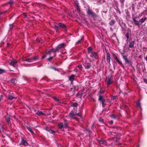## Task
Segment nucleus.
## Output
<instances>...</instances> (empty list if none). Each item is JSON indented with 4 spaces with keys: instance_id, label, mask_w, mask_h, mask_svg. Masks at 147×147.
Segmentation results:
<instances>
[{
    "instance_id": "1",
    "label": "nucleus",
    "mask_w": 147,
    "mask_h": 147,
    "mask_svg": "<svg viewBox=\"0 0 147 147\" xmlns=\"http://www.w3.org/2000/svg\"><path fill=\"white\" fill-rule=\"evenodd\" d=\"M87 13L89 15L93 17H97V15L92 11L88 9L87 11Z\"/></svg>"
},
{
    "instance_id": "2",
    "label": "nucleus",
    "mask_w": 147,
    "mask_h": 147,
    "mask_svg": "<svg viewBox=\"0 0 147 147\" xmlns=\"http://www.w3.org/2000/svg\"><path fill=\"white\" fill-rule=\"evenodd\" d=\"M17 61L16 60H11L9 64L14 67H16L18 66L17 65Z\"/></svg>"
},
{
    "instance_id": "3",
    "label": "nucleus",
    "mask_w": 147,
    "mask_h": 147,
    "mask_svg": "<svg viewBox=\"0 0 147 147\" xmlns=\"http://www.w3.org/2000/svg\"><path fill=\"white\" fill-rule=\"evenodd\" d=\"M106 81L107 82V87L112 82V79L109 76L107 78Z\"/></svg>"
},
{
    "instance_id": "4",
    "label": "nucleus",
    "mask_w": 147,
    "mask_h": 147,
    "mask_svg": "<svg viewBox=\"0 0 147 147\" xmlns=\"http://www.w3.org/2000/svg\"><path fill=\"white\" fill-rule=\"evenodd\" d=\"M58 49H59L57 47H56V48H55V49H52L50 51H46V53L47 54H50L51 52H56L58 51Z\"/></svg>"
},
{
    "instance_id": "5",
    "label": "nucleus",
    "mask_w": 147,
    "mask_h": 147,
    "mask_svg": "<svg viewBox=\"0 0 147 147\" xmlns=\"http://www.w3.org/2000/svg\"><path fill=\"white\" fill-rule=\"evenodd\" d=\"M10 117L11 116L8 115H7L5 116V121L8 124L10 123Z\"/></svg>"
},
{
    "instance_id": "6",
    "label": "nucleus",
    "mask_w": 147,
    "mask_h": 147,
    "mask_svg": "<svg viewBox=\"0 0 147 147\" xmlns=\"http://www.w3.org/2000/svg\"><path fill=\"white\" fill-rule=\"evenodd\" d=\"M123 58L124 59L125 62L127 63H128L129 64H131V62L127 58L126 56H123Z\"/></svg>"
},
{
    "instance_id": "7",
    "label": "nucleus",
    "mask_w": 147,
    "mask_h": 147,
    "mask_svg": "<svg viewBox=\"0 0 147 147\" xmlns=\"http://www.w3.org/2000/svg\"><path fill=\"white\" fill-rule=\"evenodd\" d=\"M90 55L93 58L96 59L97 58L98 55L97 53H96L92 52L91 53Z\"/></svg>"
},
{
    "instance_id": "8",
    "label": "nucleus",
    "mask_w": 147,
    "mask_h": 147,
    "mask_svg": "<svg viewBox=\"0 0 147 147\" xmlns=\"http://www.w3.org/2000/svg\"><path fill=\"white\" fill-rule=\"evenodd\" d=\"M37 57H35L33 59L28 58L26 60H24V61H27L28 62L33 63L34 60L36 59Z\"/></svg>"
},
{
    "instance_id": "9",
    "label": "nucleus",
    "mask_w": 147,
    "mask_h": 147,
    "mask_svg": "<svg viewBox=\"0 0 147 147\" xmlns=\"http://www.w3.org/2000/svg\"><path fill=\"white\" fill-rule=\"evenodd\" d=\"M133 20L135 24V25L138 26L139 27L140 25L139 22L140 21H138L136 20L135 19V18H134L133 19Z\"/></svg>"
},
{
    "instance_id": "10",
    "label": "nucleus",
    "mask_w": 147,
    "mask_h": 147,
    "mask_svg": "<svg viewBox=\"0 0 147 147\" xmlns=\"http://www.w3.org/2000/svg\"><path fill=\"white\" fill-rule=\"evenodd\" d=\"M83 65L85 68L87 69H89L91 66L90 64L88 63H86L84 62L83 63Z\"/></svg>"
},
{
    "instance_id": "11",
    "label": "nucleus",
    "mask_w": 147,
    "mask_h": 147,
    "mask_svg": "<svg viewBox=\"0 0 147 147\" xmlns=\"http://www.w3.org/2000/svg\"><path fill=\"white\" fill-rule=\"evenodd\" d=\"M99 100L101 102L102 105H103L104 104V102L105 101V100L102 98V96L100 95L99 96Z\"/></svg>"
},
{
    "instance_id": "12",
    "label": "nucleus",
    "mask_w": 147,
    "mask_h": 147,
    "mask_svg": "<svg viewBox=\"0 0 147 147\" xmlns=\"http://www.w3.org/2000/svg\"><path fill=\"white\" fill-rule=\"evenodd\" d=\"M8 98L10 100H12L14 98H16L13 93L12 94V95H9Z\"/></svg>"
},
{
    "instance_id": "13",
    "label": "nucleus",
    "mask_w": 147,
    "mask_h": 147,
    "mask_svg": "<svg viewBox=\"0 0 147 147\" xmlns=\"http://www.w3.org/2000/svg\"><path fill=\"white\" fill-rule=\"evenodd\" d=\"M135 44V40L130 42H129V46L130 48L133 47Z\"/></svg>"
},
{
    "instance_id": "14",
    "label": "nucleus",
    "mask_w": 147,
    "mask_h": 147,
    "mask_svg": "<svg viewBox=\"0 0 147 147\" xmlns=\"http://www.w3.org/2000/svg\"><path fill=\"white\" fill-rule=\"evenodd\" d=\"M107 62L109 63L110 62V54L108 53H107Z\"/></svg>"
},
{
    "instance_id": "15",
    "label": "nucleus",
    "mask_w": 147,
    "mask_h": 147,
    "mask_svg": "<svg viewBox=\"0 0 147 147\" xmlns=\"http://www.w3.org/2000/svg\"><path fill=\"white\" fill-rule=\"evenodd\" d=\"M75 75H72L71 76L69 77V80L71 82H73L74 80Z\"/></svg>"
},
{
    "instance_id": "16",
    "label": "nucleus",
    "mask_w": 147,
    "mask_h": 147,
    "mask_svg": "<svg viewBox=\"0 0 147 147\" xmlns=\"http://www.w3.org/2000/svg\"><path fill=\"white\" fill-rule=\"evenodd\" d=\"M76 115L74 114V112L73 111H71L69 113V117H71L74 118Z\"/></svg>"
},
{
    "instance_id": "17",
    "label": "nucleus",
    "mask_w": 147,
    "mask_h": 147,
    "mask_svg": "<svg viewBox=\"0 0 147 147\" xmlns=\"http://www.w3.org/2000/svg\"><path fill=\"white\" fill-rule=\"evenodd\" d=\"M146 19L147 18L146 17L142 18L141 19H140V22L141 24H142L145 21Z\"/></svg>"
},
{
    "instance_id": "18",
    "label": "nucleus",
    "mask_w": 147,
    "mask_h": 147,
    "mask_svg": "<svg viewBox=\"0 0 147 147\" xmlns=\"http://www.w3.org/2000/svg\"><path fill=\"white\" fill-rule=\"evenodd\" d=\"M22 144L25 146H27L28 145V144L27 142L23 139H22Z\"/></svg>"
},
{
    "instance_id": "19",
    "label": "nucleus",
    "mask_w": 147,
    "mask_h": 147,
    "mask_svg": "<svg viewBox=\"0 0 147 147\" xmlns=\"http://www.w3.org/2000/svg\"><path fill=\"white\" fill-rule=\"evenodd\" d=\"M65 46V45L64 43H62L60 44L57 47L58 49H61L63 48Z\"/></svg>"
},
{
    "instance_id": "20",
    "label": "nucleus",
    "mask_w": 147,
    "mask_h": 147,
    "mask_svg": "<svg viewBox=\"0 0 147 147\" xmlns=\"http://www.w3.org/2000/svg\"><path fill=\"white\" fill-rule=\"evenodd\" d=\"M37 114L39 115H45V114L41 111H38L37 112Z\"/></svg>"
},
{
    "instance_id": "21",
    "label": "nucleus",
    "mask_w": 147,
    "mask_h": 147,
    "mask_svg": "<svg viewBox=\"0 0 147 147\" xmlns=\"http://www.w3.org/2000/svg\"><path fill=\"white\" fill-rule=\"evenodd\" d=\"M58 127L60 129H62L63 127V123L61 122L58 125Z\"/></svg>"
},
{
    "instance_id": "22",
    "label": "nucleus",
    "mask_w": 147,
    "mask_h": 147,
    "mask_svg": "<svg viewBox=\"0 0 147 147\" xmlns=\"http://www.w3.org/2000/svg\"><path fill=\"white\" fill-rule=\"evenodd\" d=\"M4 129L3 128V126L0 124V133H2L4 131Z\"/></svg>"
},
{
    "instance_id": "23",
    "label": "nucleus",
    "mask_w": 147,
    "mask_h": 147,
    "mask_svg": "<svg viewBox=\"0 0 147 147\" xmlns=\"http://www.w3.org/2000/svg\"><path fill=\"white\" fill-rule=\"evenodd\" d=\"M58 26H59L63 28H64L66 27V26L65 25H64V24L61 23H59L58 24Z\"/></svg>"
},
{
    "instance_id": "24",
    "label": "nucleus",
    "mask_w": 147,
    "mask_h": 147,
    "mask_svg": "<svg viewBox=\"0 0 147 147\" xmlns=\"http://www.w3.org/2000/svg\"><path fill=\"white\" fill-rule=\"evenodd\" d=\"M63 126L64 128H67L68 127V122L67 121H65V123Z\"/></svg>"
},
{
    "instance_id": "25",
    "label": "nucleus",
    "mask_w": 147,
    "mask_h": 147,
    "mask_svg": "<svg viewBox=\"0 0 147 147\" xmlns=\"http://www.w3.org/2000/svg\"><path fill=\"white\" fill-rule=\"evenodd\" d=\"M27 129L32 134H34V132L32 130V129L30 127H27Z\"/></svg>"
},
{
    "instance_id": "26",
    "label": "nucleus",
    "mask_w": 147,
    "mask_h": 147,
    "mask_svg": "<svg viewBox=\"0 0 147 147\" xmlns=\"http://www.w3.org/2000/svg\"><path fill=\"white\" fill-rule=\"evenodd\" d=\"M99 143L101 144H104L105 145L106 144V142L105 141L103 140H102L99 141Z\"/></svg>"
},
{
    "instance_id": "27",
    "label": "nucleus",
    "mask_w": 147,
    "mask_h": 147,
    "mask_svg": "<svg viewBox=\"0 0 147 147\" xmlns=\"http://www.w3.org/2000/svg\"><path fill=\"white\" fill-rule=\"evenodd\" d=\"M11 82L14 84L16 83V80L15 79H12L11 80Z\"/></svg>"
},
{
    "instance_id": "28",
    "label": "nucleus",
    "mask_w": 147,
    "mask_h": 147,
    "mask_svg": "<svg viewBox=\"0 0 147 147\" xmlns=\"http://www.w3.org/2000/svg\"><path fill=\"white\" fill-rule=\"evenodd\" d=\"M136 106L137 107H138L140 108L141 107V105H140V104L139 102H136Z\"/></svg>"
},
{
    "instance_id": "29",
    "label": "nucleus",
    "mask_w": 147,
    "mask_h": 147,
    "mask_svg": "<svg viewBox=\"0 0 147 147\" xmlns=\"http://www.w3.org/2000/svg\"><path fill=\"white\" fill-rule=\"evenodd\" d=\"M115 22V21L114 20H112L109 23V24L110 25L112 26L113 25Z\"/></svg>"
},
{
    "instance_id": "30",
    "label": "nucleus",
    "mask_w": 147,
    "mask_h": 147,
    "mask_svg": "<svg viewBox=\"0 0 147 147\" xmlns=\"http://www.w3.org/2000/svg\"><path fill=\"white\" fill-rule=\"evenodd\" d=\"M116 61L118 62V63L119 64H120L121 65V66L123 67H124L121 61H120L118 59L116 60Z\"/></svg>"
},
{
    "instance_id": "31",
    "label": "nucleus",
    "mask_w": 147,
    "mask_h": 147,
    "mask_svg": "<svg viewBox=\"0 0 147 147\" xmlns=\"http://www.w3.org/2000/svg\"><path fill=\"white\" fill-rule=\"evenodd\" d=\"M92 48L91 47H90L88 48V52L89 53H91L92 52Z\"/></svg>"
},
{
    "instance_id": "32",
    "label": "nucleus",
    "mask_w": 147,
    "mask_h": 147,
    "mask_svg": "<svg viewBox=\"0 0 147 147\" xmlns=\"http://www.w3.org/2000/svg\"><path fill=\"white\" fill-rule=\"evenodd\" d=\"M5 71V70L4 69L0 68V74L4 73Z\"/></svg>"
},
{
    "instance_id": "33",
    "label": "nucleus",
    "mask_w": 147,
    "mask_h": 147,
    "mask_svg": "<svg viewBox=\"0 0 147 147\" xmlns=\"http://www.w3.org/2000/svg\"><path fill=\"white\" fill-rule=\"evenodd\" d=\"M13 27V25L12 24L9 25V29L10 30H11Z\"/></svg>"
},
{
    "instance_id": "34",
    "label": "nucleus",
    "mask_w": 147,
    "mask_h": 147,
    "mask_svg": "<svg viewBox=\"0 0 147 147\" xmlns=\"http://www.w3.org/2000/svg\"><path fill=\"white\" fill-rule=\"evenodd\" d=\"M48 131L51 134H53L55 132L54 131L51 129H49Z\"/></svg>"
},
{
    "instance_id": "35",
    "label": "nucleus",
    "mask_w": 147,
    "mask_h": 147,
    "mask_svg": "<svg viewBox=\"0 0 147 147\" xmlns=\"http://www.w3.org/2000/svg\"><path fill=\"white\" fill-rule=\"evenodd\" d=\"M78 106V104L77 103H75L71 105V107H76Z\"/></svg>"
},
{
    "instance_id": "36",
    "label": "nucleus",
    "mask_w": 147,
    "mask_h": 147,
    "mask_svg": "<svg viewBox=\"0 0 147 147\" xmlns=\"http://www.w3.org/2000/svg\"><path fill=\"white\" fill-rule=\"evenodd\" d=\"M55 56H54V57H49V58L48 59H47V60L48 61H50L51 60L53 59V57H55Z\"/></svg>"
},
{
    "instance_id": "37",
    "label": "nucleus",
    "mask_w": 147,
    "mask_h": 147,
    "mask_svg": "<svg viewBox=\"0 0 147 147\" xmlns=\"http://www.w3.org/2000/svg\"><path fill=\"white\" fill-rule=\"evenodd\" d=\"M77 7H76V9H77L78 11L79 12L80 11V9L79 7L78 3H77Z\"/></svg>"
},
{
    "instance_id": "38",
    "label": "nucleus",
    "mask_w": 147,
    "mask_h": 147,
    "mask_svg": "<svg viewBox=\"0 0 147 147\" xmlns=\"http://www.w3.org/2000/svg\"><path fill=\"white\" fill-rule=\"evenodd\" d=\"M54 27L56 31L57 32L59 29V27L57 26H55Z\"/></svg>"
},
{
    "instance_id": "39",
    "label": "nucleus",
    "mask_w": 147,
    "mask_h": 147,
    "mask_svg": "<svg viewBox=\"0 0 147 147\" xmlns=\"http://www.w3.org/2000/svg\"><path fill=\"white\" fill-rule=\"evenodd\" d=\"M113 57L114 58V59L116 60H117L118 59V57H117L115 54H114L113 55Z\"/></svg>"
},
{
    "instance_id": "40",
    "label": "nucleus",
    "mask_w": 147,
    "mask_h": 147,
    "mask_svg": "<svg viewBox=\"0 0 147 147\" xmlns=\"http://www.w3.org/2000/svg\"><path fill=\"white\" fill-rule=\"evenodd\" d=\"M53 99H54V100H55V101H56L57 102H59V99H57L56 97H53Z\"/></svg>"
},
{
    "instance_id": "41",
    "label": "nucleus",
    "mask_w": 147,
    "mask_h": 147,
    "mask_svg": "<svg viewBox=\"0 0 147 147\" xmlns=\"http://www.w3.org/2000/svg\"><path fill=\"white\" fill-rule=\"evenodd\" d=\"M117 97V96H113L111 98V100H114V99H115Z\"/></svg>"
},
{
    "instance_id": "42",
    "label": "nucleus",
    "mask_w": 147,
    "mask_h": 147,
    "mask_svg": "<svg viewBox=\"0 0 147 147\" xmlns=\"http://www.w3.org/2000/svg\"><path fill=\"white\" fill-rule=\"evenodd\" d=\"M99 121L100 122H102V123H103V120L102 119H99Z\"/></svg>"
},
{
    "instance_id": "43",
    "label": "nucleus",
    "mask_w": 147,
    "mask_h": 147,
    "mask_svg": "<svg viewBox=\"0 0 147 147\" xmlns=\"http://www.w3.org/2000/svg\"><path fill=\"white\" fill-rule=\"evenodd\" d=\"M125 36L126 37L127 39H128L129 38V36L128 33L126 34H125Z\"/></svg>"
},
{
    "instance_id": "44",
    "label": "nucleus",
    "mask_w": 147,
    "mask_h": 147,
    "mask_svg": "<svg viewBox=\"0 0 147 147\" xmlns=\"http://www.w3.org/2000/svg\"><path fill=\"white\" fill-rule=\"evenodd\" d=\"M78 67L80 68V69H81V68L82 67V65H79L78 66Z\"/></svg>"
},
{
    "instance_id": "45",
    "label": "nucleus",
    "mask_w": 147,
    "mask_h": 147,
    "mask_svg": "<svg viewBox=\"0 0 147 147\" xmlns=\"http://www.w3.org/2000/svg\"><path fill=\"white\" fill-rule=\"evenodd\" d=\"M100 94H102L104 93V91L103 90H101L100 91Z\"/></svg>"
},
{
    "instance_id": "46",
    "label": "nucleus",
    "mask_w": 147,
    "mask_h": 147,
    "mask_svg": "<svg viewBox=\"0 0 147 147\" xmlns=\"http://www.w3.org/2000/svg\"><path fill=\"white\" fill-rule=\"evenodd\" d=\"M111 117L115 119V116L114 115H113L111 116Z\"/></svg>"
},
{
    "instance_id": "47",
    "label": "nucleus",
    "mask_w": 147,
    "mask_h": 147,
    "mask_svg": "<svg viewBox=\"0 0 147 147\" xmlns=\"http://www.w3.org/2000/svg\"><path fill=\"white\" fill-rule=\"evenodd\" d=\"M6 12V11H3V12H0V16L2 14H3L4 13Z\"/></svg>"
},
{
    "instance_id": "48",
    "label": "nucleus",
    "mask_w": 147,
    "mask_h": 147,
    "mask_svg": "<svg viewBox=\"0 0 147 147\" xmlns=\"http://www.w3.org/2000/svg\"><path fill=\"white\" fill-rule=\"evenodd\" d=\"M13 3V1H10L8 3H9V4H12Z\"/></svg>"
},
{
    "instance_id": "49",
    "label": "nucleus",
    "mask_w": 147,
    "mask_h": 147,
    "mask_svg": "<svg viewBox=\"0 0 147 147\" xmlns=\"http://www.w3.org/2000/svg\"><path fill=\"white\" fill-rule=\"evenodd\" d=\"M113 122L112 121H111L109 122V124H110L111 125V124H113Z\"/></svg>"
},
{
    "instance_id": "50",
    "label": "nucleus",
    "mask_w": 147,
    "mask_h": 147,
    "mask_svg": "<svg viewBox=\"0 0 147 147\" xmlns=\"http://www.w3.org/2000/svg\"><path fill=\"white\" fill-rule=\"evenodd\" d=\"M2 97H3L2 95H0V101H1V99H2Z\"/></svg>"
},
{
    "instance_id": "51",
    "label": "nucleus",
    "mask_w": 147,
    "mask_h": 147,
    "mask_svg": "<svg viewBox=\"0 0 147 147\" xmlns=\"http://www.w3.org/2000/svg\"><path fill=\"white\" fill-rule=\"evenodd\" d=\"M76 115L80 117L81 116V115L79 113H77Z\"/></svg>"
},
{
    "instance_id": "52",
    "label": "nucleus",
    "mask_w": 147,
    "mask_h": 147,
    "mask_svg": "<svg viewBox=\"0 0 147 147\" xmlns=\"http://www.w3.org/2000/svg\"><path fill=\"white\" fill-rule=\"evenodd\" d=\"M144 81L147 84V79H144Z\"/></svg>"
},
{
    "instance_id": "53",
    "label": "nucleus",
    "mask_w": 147,
    "mask_h": 147,
    "mask_svg": "<svg viewBox=\"0 0 147 147\" xmlns=\"http://www.w3.org/2000/svg\"><path fill=\"white\" fill-rule=\"evenodd\" d=\"M81 42V40H79L78 41V42H77V43H80Z\"/></svg>"
},
{
    "instance_id": "54",
    "label": "nucleus",
    "mask_w": 147,
    "mask_h": 147,
    "mask_svg": "<svg viewBox=\"0 0 147 147\" xmlns=\"http://www.w3.org/2000/svg\"><path fill=\"white\" fill-rule=\"evenodd\" d=\"M46 57V55H45V56H43L42 57V59H44Z\"/></svg>"
},
{
    "instance_id": "55",
    "label": "nucleus",
    "mask_w": 147,
    "mask_h": 147,
    "mask_svg": "<svg viewBox=\"0 0 147 147\" xmlns=\"http://www.w3.org/2000/svg\"><path fill=\"white\" fill-rule=\"evenodd\" d=\"M50 68H52L53 69H54L56 71L57 70V69H55V68L53 67H50Z\"/></svg>"
},
{
    "instance_id": "56",
    "label": "nucleus",
    "mask_w": 147,
    "mask_h": 147,
    "mask_svg": "<svg viewBox=\"0 0 147 147\" xmlns=\"http://www.w3.org/2000/svg\"><path fill=\"white\" fill-rule=\"evenodd\" d=\"M145 59L147 61V55L146 57H145Z\"/></svg>"
},
{
    "instance_id": "57",
    "label": "nucleus",
    "mask_w": 147,
    "mask_h": 147,
    "mask_svg": "<svg viewBox=\"0 0 147 147\" xmlns=\"http://www.w3.org/2000/svg\"><path fill=\"white\" fill-rule=\"evenodd\" d=\"M36 42H39V41L38 40V39H36Z\"/></svg>"
},
{
    "instance_id": "58",
    "label": "nucleus",
    "mask_w": 147,
    "mask_h": 147,
    "mask_svg": "<svg viewBox=\"0 0 147 147\" xmlns=\"http://www.w3.org/2000/svg\"><path fill=\"white\" fill-rule=\"evenodd\" d=\"M24 16H25L26 17L27 16V15H26V13H24Z\"/></svg>"
},
{
    "instance_id": "59",
    "label": "nucleus",
    "mask_w": 147,
    "mask_h": 147,
    "mask_svg": "<svg viewBox=\"0 0 147 147\" xmlns=\"http://www.w3.org/2000/svg\"><path fill=\"white\" fill-rule=\"evenodd\" d=\"M77 3H77V2H75V5L77 6Z\"/></svg>"
},
{
    "instance_id": "60",
    "label": "nucleus",
    "mask_w": 147,
    "mask_h": 147,
    "mask_svg": "<svg viewBox=\"0 0 147 147\" xmlns=\"http://www.w3.org/2000/svg\"><path fill=\"white\" fill-rule=\"evenodd\" d=\"M147 1V0H146Z\"/></svg>"
}]
</instances>
